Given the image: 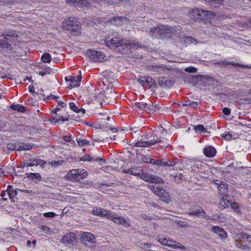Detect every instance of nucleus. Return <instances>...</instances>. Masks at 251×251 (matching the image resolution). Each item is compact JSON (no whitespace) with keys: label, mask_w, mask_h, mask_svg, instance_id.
Returning <instances> with one entry per match:
<instances>
[{"label":"nucleus","mask_w":251,"mask_h":251,"mask_svg":"<svg viewBox=\"0 0 251 251\" xmlns=\"http://www.w3.org/2000/svg\"><path fill=\"white\" fill-rule=\"evenodd\" d=\"M88 54L94 62H100L104 59L105 56L100 51L89 50Z\"/></svg>","instance_id":"f8f14e48"},{"label":"nucleus","mask_w":251,"mask_h":251,"mask_svg":"<svg viewBox=\"0 0 251 251\" xmlns=\"http://www.w3.org/2000/svg\"><path fill=\"white\" fill-rule=\"evenodd\" d=\"M146 87H150L154 84V80L151 77H146Z\"/></svg>","instance_id":"a19ab883"},{"label":"nucleus","mask_w":251,"mask_h":251,"mask_svg":"<svg viewBox=\"0 0 251 251\" xmlns=\"http://www.w3.org/2000/svg\"><path fill=\"white\" fill-rule=\"evenodd\" d=\"M211 230L212 232L218 234L222 240L226 239L227 237V234L226 231L220 227L213 226L212 227Z\"/></svg>","instance_id":"6ab92c4d"},{"label":"nucleus","mask_w":251,"mask_h":251,"mask_svg":"<svg viewBox=\"0 0 251 251\" xmlns=\"http://www.w3.org/2000/svg\"><path fill=\"white\" fill-rule=\"evenodd\" d=\"M203 152L207 157H211L215 156L216 150L211 146H207L203 149Z\"/></svg>","instance_id":"aec40b11"},{"label":"nucleus","mask_w":251,"mask_h":251,"mask_svg":"<svg viewBox=\"0 0 251 251\" xmlns=\"http://www.w3.org/2000/svg\"><path fill=\"white\" fill-rule=\"evenodd\" d=\"M146 76H142L138 79L139 82L143 86L146 87Z\"/></svg>","instance_id":"5fc2aeb1"},{"label":"nucleus","mask_w":251,"mask_h":251,"mask_svg":"<svg viewBox=\"0 0 251 251\" xmlns=\"http://www.w3.org/2000/svg\"><path fill=\"white\" fill-rule=\"evenodd\" d=\"M194 129L196 132L198 133H201L205 130V128L202 125H198L197 126H194Z\"/></svg>","instance_id":"58836bf2"},{"label":"nucleus","mask_w":251,"mask_h":251,"mask_svg":"<svg viewBox=\"0 0 251 251\" xmlns=\"http://www.w3.org/2000/svg\"><path fill=\"white\" fill-rule=\"evenodd\" d=\"M200 166H201V163L199 161H196L194 164L192 165V168H196L199 169Z\"/></svg>","instance_id":"0e129e2a"},{"label":"nucleus","mask_w":251,"mask_h":251,"mask_svg":"<svg viewBox=\"0 0 251 251\" xmlns=\"http://www.w3.org/2000/svg\"><path fill=\"white\" fill-rule=\"evenodd\" d=\"M10 149H12L13 150H20V151H23V150H27L30 149L29 148V146L27 144H21L19 147L18 149H17L16 146H14L13 148H12L11 147H8Z\"/></svg>","instance_id":"f704fd0d"},{"label":"nucleus","mask_w":251,"mask_h":251,"mask_svg":"<svg viewBox=\"0 0 251 251\" xmlns=\"http://www.w3.org/2000/svg\"><path fill=\"white\" fill-rule=\"evenodd\" d=\"M77 142L78 145L80 146H82L84 145H86L89 144V142L85 139H79L77 140Z\"/></svg>","instance_id":"de8ad7c7"},{"label":"nucleus","mask_w":251,"mask_h":251,"mask_svg":"<svg viewBox=\"0 0 251 251\" xmlns=\"http://www.w3.org/2000/svg\"><path fill=\"white\" fill-rule=\"evenodd\" d=\"M124 46H125L127 49H136L138 47V44L137 43L129 42L124 40Z\"/></svg>","instance_id":"bb28decb"},{"label":"nucleus","mask_w":251,"mask_h":251,"mask_svg":"<svg viewBox=\"0 0 251 251\" xmlns=\"http://www.w3.org/2000/svg\"><path fill=\"white\" fill-rule=\"evenodd\" d=\"M176 164V163L175 161H171L170 160L166 161L165 166H168V167H170L174 166Z\"/></svg>","instance_id":"bf43d9fd"},{"label":"nucleus","mask_w":251,"mask_h":251,"mask_svg":"<svg viewBox=\"0 0 251 251\" xmlns=\"http://www.w3.org/2000/svg\"><path fill=\"white\" fill-rule=\"evenodd\" d=\"M207 2L210 6L217 7L220 5L222 4V0H204Z\"/></svg>","instance_id":"c85d7f7f"},{"label":"nucleus","mask_w":251,"mask_h":251,"mask_svg":"<svg viewBox=\"0 0 251 251\" xmlns=\"http://www.w3.org/2000/svg\"><path fill=\"white\" fill-rule=\"evenodd\" d=\"M46 162L43 160H41L40 158H34L33 159L28 160L25 163V166H26V167H32L34 166H38L40 165L41 166H43L45 165Z\"/></svg>","instance_id":"dca6fc26"},{"label":"nucleus","mask_w":251,"mask_h":251,"mask_svg":"<svg viewBox=\"0 0 251 251\" xmlns=\"http://www.w3.org/2000/svg\"><path fill=\"white\" fill-rule=\"evenodd\" d=\"M242 237L243 239H247L249 242H251V235L247 233H244L243 234Z\"/></svg>","instance_id":"052dcab7"},{"label":"nucleus","mask_w":251,"mask_h":251,"mask_svg":"<svg viewBox=\"0 0 251 251\" xmlns=\"http://www.w3.org/2000/svg\"><path fill=\"white\" fill-rule=\"evenodd\" d=\"M79 75L75 76H70L69 79L67 77H65L66 81H70L71 82V84L68 86V88L72 89L80 86L82 78L81 71H79Z\"/></svg>","instance_id":"9b49d317"},{"label":"nucleus","mask_w":251,"mask_h":251,"mask_svg":"<svg viewBox=\"0 0 251 251\" xmlns=\"http://www.w3.org/2000/svg\"><path fill=\"white\" fill-rule=\"evenodd\" d=\"M58 122L59 121H67L69 120V118L67 116L63 117L62 116H60L57 118Z\"/></svg>","instance_id":"e2e57ef3"},{"label":"nucleus","mask_w":251,"mask_h":251,"mask_svg":"<svg viewBox=\"0 0 251 251\" xmlns=\"http://www.w3.org/2000/svg\"><path fill=\"white\" fill-rule=\"evenodd\" d=\"M150 187L153 192L159 197L161 201L167 203L170 201V197L165 189L157 185H150Z\"/></svg>","instance_id":"20e7f679"},{"label":"nucleus","mask_w":251,"mask_h":251,"mask_svg":"<svg viewBox=\"0 0 251 251\" xmlns=\"http://www.w3.org/2000/svg\"><path fill=\"white\" fill-rule=\"evenodd\" d=\"M158 241L162 245L167 246L168 247H172L174 248H178V245L179 243H176L175 241L170 240L169 238L167 237H159L158 238Z\"/></svg>","instance_id":"ddd939ff"},{"label":"nucleus","mask_w":251,"mask_h":251,"mask_svg":"<svg viewBox=\"0 0 251 251\" xmlns=\"http://www.w3.org/2000/svg\"><path fill=\"white\" fill-rule=\"evenodd\" d=\"M80 160L83 161H88V162L94 160V161L99 162H100V161H102V162L105 161V159H102L100 157H97L96 158H94V157H92L90 155H88V154L85 155L84 156L82 157L80 159Z\"/></svg>","instance_id":"412c9836"},{"label":"nucleus","mask_w":251,"mask_h":251,"mask_svg":"<svg viewBox=\"0 0 251 251\" xmlns=\"http://www.w3.org/2000/svg\"><path fill=\"white\" fill-rule=\"evenodd\" d=\"M148 70L152 75L166 74L170 71V69L163 65H151L147 67Z\"/></svg>","instance_id":"6e6552de"},{"label":"nucleus","mask_w":251,"mask_h":251,"mask_svg":"<svg viewBox=\"0 0 251 251\" xmlns=\"http://www.w3.org/2000/svg\"><path fill=\"white\" fill-rule=\"evenodd\" d=\"M10 108L13 110H15L21 112H24L26 110L25 107V106L19 104H12L10 106Z\"/></svg>","instance_id":"c756f323"},{"label":"nucleus","mask_w":251,"mask_h":251,"mask_svg":"<svg viewBox=\"0 0 251 251\" xmlns=\"http://www.w3.org/2000/svg\"><path fill=\"white\" fill-rule=\"evenodd\" d=\"M26 175L27 178L31 179L34 181H40L41 179V176L39 173H26Z\"/></svg>","instance_id":"b1692460"},{"label":"nucleus","mask_w":251,"mask_h":251,"mask_svg":"<svg viewBox=\"0 0 251 251\" xmlns=\"http://www.w3.org/2000/svg\"><path fill=\"white\" fill-rule=\"evenodd\" d=\"M78 172H77V177H78V180H79L80 179H83L86 178L88 176V173L83 169H77Z\"/></svg>","instance_id":"7c9ffc66"},{"label":"nucleus","mask_w":251,"mask_h":251,"mask_svg":"<svg viewBox=\"0 0 251 251\" xmlns=\"http://www.w3.org/2000/svg\"><path fill=\"white\" fill-rule=\"evenodd\" d=\"M184 42L186 46L193 43L196 44L195 39L191 37H186L184 38Z\"/></svg>","instance_id":"e433bc0d"},{"label":"nucleus","mask_w":251,"mask_h":251,"mask_svg":"<svg viewBox=\"0 0 251 251\" xmlns=\"http://www.w3.org/2000/svg\"><path fill=\"white\" fill-rule=\"evenodd\" d=\"M150 182L155 183H161L163 182V179L157 176L151 175V180Z\"/></svg>","instance_id":"473e14b6"},{"label":"nucleus","mask_w":251,"mask_h":251,"mask_svg":"<svg viewBox=\"0 0 251 251\" xmlns=\"http://www.w3.org/2000/svg\"><path fill=\"white\" fill-rule=\"evenodd\" d=\"M218 64H221L223 66H226L228 64H231L234 66H242L241 65L236 63H233V62H226V61H220L218 63Z\"/></svg>","instance_id":"09e8293b"},{"label":"nucleus","mask_w":251,"mask_h":251,"mask_svg":"<svg viewBox=\"0 0 251 251\" xmlns=\"http://www.w3.org/2000/svg\"><path fill=\"white\" fill-rule=\"evenodd\" d=\"M78 170L74 169L69 171L66 175V177L70 180H78Z\"/></svg>","instance_id":"4be33fe9"},{"label":"nucleus","mask_w":251,"mask_h":251,"mask_svg":"<svg viewBox=\"0 0 251 251\" xmlns=\"http://www.w3.org/2000/svg\"><path fill=\"white\" fill-rule=\"evenodd\" d=\"M7 195L10 199H13L17 195L16 190L13 189L11 185H8L7 188Z\"/></svg>","instance_id":"a878e982"},{"label":"nucleus","mask_w":251,"mask_h":251,"mask_svg":"<svg viewBox=\"0 0 251 251\" xmlns=\"http://www.w3.org/2000/svg\"><path fill=\"white\" fill-rule=\"evenodd\" d=\"M155 29H156V27L151 28L150 30V33L152 36L157 37V36H160V31L158 29L154 30Z\"/></svg>","instance_id":"c03bdc74"},{"label":"nucleus","mask_w":251,"mask_h":251,"mask_svg":"<svg viewBox=\"0 0 251 251\" xmlns=\"http://www.w3.org/2000/svg\"><path fill=\"white\" fill-rule=\"evenodd\" d=\"M124 40L121 37L115 36L106 41V46L110 49H115L117 47L124 46Z\"/></svg>","instance_id":"1a4fd4ad"},{"label":"nucleus","mask_w":251,"mask_h":251,"mask_svg":"<svg viewBox=\"0 0 251 251\" xmlns=\"http://www.w3.org/2000/svg\"><path fill=\"white\" fill-rule=\"evenodd\" d=\"M217 182H218L216 183V184L217 185L219 190H221V189H222L224 190L227 189V184L226 182L219 181H217Z\"/></svg>","instance_id":"79ce46f5"},{"label":"nucleus","mask_w":251,"mask_h":251,"mask_svg":"<svg viewBox=\"0 0 251 251\" xmlns=\"http://www.w3.org/2000/svg\"><path fill=\"white\" fill-rule=\"evenodd\" d=\"M63 26L65 29L72 31H79L80 29V23L73 17L66 19L63 23Z\"/></svg>","instance_id":"f03ea898"},{"label":"nucleus","mask_w":251,"mask_h":251,"mask_svg":"<svg viewBox=\"0 0 251 251\" xmlns=\"http://www.w3.org/2000/svg\"><path fill=\"white\" fill-rule=\"evenodd\" d=\"M5 35L6 36H9V37H12V36L17 37V34H16V33L15 32V31L14 30L7 31L5 32Z\"/></svg>","instance_id":"603ef678"},{"label":"nucleus","mask_w":251,"mask_h":251,"mask_svg":"<svg viewBox=\"0 0 251 251\" xmlns=\"http://www.w3.org/2000/svg\"><path fill=\"white\" fill-rule=\"evenodd\" d=\"M159 30L160 31V36L162 35H165V33H169L170 30V27L167 25H159L156 27V29L154 30Z\"/></svg>","instance_id":"5701e85b"},{"label":"nucleus","mask_w":251,"mask_h":251,"mask_svg":"<svg viewBox=\"0 0 251 251\" xmlns=\"http://www.w3.org/2000/svg\"><path fill=\"white\" fill-rule=\"evenodd\" d=\"M107 219L111 220L116 224L121 225L125 227H128L130 226V222L128 218L126 219L123 217L118 216V214L115 212H112L109 215V217H107Z\"/></svg>","instance_id":"423d86ee"},{"label":"nucleus","mask_w":251,"mask_h":251,"mask_svg":"<svg viewBox=\"0 0 251 251\" xmlns=\"http://www.w3.org/2000/svg\"><path fill=\"white\" fill-rule=\"evenodd\" d=\"M81 242L86 246H90L96 242L93 234L90 232H84L81 234Z\"/></svg>","instance_id":"9d476101"},{"label":"nucleus","mask_w":251,"mask_h":251,"mask_svg":"<svg viewBox=\"0 0 251 251\" xmlns=\"http://www.w3.org/2000/svg\"><path fill=\"white\" fill-rule=\"evenodd\" d=\"M141 179L144 180L145 181L150 182L151 180V175H148L147 174H140L138 176Z\"/></svg>","instance_id":"37998d69"},{"label":"nucleus","mask_w":251,"mask_h":251,"mask_svg":"<svg viewBox=\"0 0 251 251\" xmlns=\"http://www.w3.org/2000/svg\"><path fill=\"white\" fill-rule=\"evenodd\" d=\"M192 13L194 15H197L200 16H205L209 18H211L214 15L213 12L209 11H206L201 9H194L192 11Z\"/></svg>","instance_id":"a211bd4d"},{"label":"nucleus","mask_w":251,"mask_h":251,"mask_svg":"<svg viewBox=\"0 0 251 251\" xmlns=\"http://www.w3.org/2000/svg\"><path fill=\"white\" fill-rule=\"evenodd\" d=\"M188 214L197 217H203L207 220H218L220 218V217L217 215H212V216L206 215V212L201 207L191 210L188 212Z\"/></svg>","instance_id":"0eeeda50"},{"label":"nucleus","mask_w":251,"mask_h":251,"mask_svg":"<svg viewBox=\"0 0 251 251\" xmlns=\"http://www.w3.org/2000/svg\"><path fill=\"white\" fill-rule=\"evenodd\" d=\"M123 172L126 174H129L135 176L139 175V172L137 171V169L130 168L126 170H123Z\"/></svg>","instance_id":"2f4dec72"},{"label":"nucleus","mask_w":251,"mask_h":251,"mask_svg":"<svg viewBox=\"0 0 251 251\" xmlns=\"http://www.w3.org/2000/svg\"><path fill=\"white\" fill-rule=\"evenodd\" d=\"M185 71L190 73H195L197 71V69L194 67H188L185 69Z\"/></svg>","instance_id":"680f3d73"},{"label":"nucleus","mask_w":251,"mask_h":251,"mask_svg":"<svg viewBox=\"0 0 251 251\" xmlns=\"http://www.w3.org/2000/svg\"><path fill=\"white\" fill-rule=\"evenodd\" d=\"M63 139L65 141L70 142L72 144H74L75 141L72 140L71 137L69 135H65L63 136Z\"/></svg>","instance_id":"4d7b16f0"},{"label":"nucleus","mask_w":251,"mask_h":251,"mask_svg":"<svg viewBox=\"0 0 251 251\" xmlns=\"http://www.w3.org/2000/svg\"><path fill=\"white\" fill-rule=\"evenodd\" d=\"M61 240L64 243L67 244L69 245H72L75 242L76 236L74 233L69 232L66 233L63 237Z\"/></svg>","instance_id":"4468645a"},{"label":"nucleus","mask_w":251,"mask_h":251,"mask_svg":"<svg viewBox=\"0 0 251 251\" xmlns=\"http://www.w3.org/2000/svg\"><path fill=\"white\" fill-rule=\"evenodd\" d=\"M92 213L94 215L100 217L107 216V217H109V215L111 214L109 210L100 207L94 208L92 211Z\"/></svg>","instance_id":"2eb2a0df"},{"label":"nucleus","mask_w":251,"mask_h":251,"mask_svg":"<svg viewBox=\"0 0 251 251\" xmlns=\"http://www.w3.org/2000/svg\"><path fill=\"white\" fill-rule=\"evenodd\" d=\"M6 123L5 122L0 120V129L4 128L6 126Z\"/></svg>","instance_id":"774afa93"},{"label":"nucleus","mask_w":251,"mask_h":251,"mask_svg":"<svg viewBox=\"0 0 251 251\" xmlns=\"http://www.w3.org/2000/svg\"><path fill=\"white\" fill-rule=\"evenodd\" d=\"M235 246L239 249H241L243 246V244L238 240L235 241Z\"/></svg>","instance_id":"338daca9"},{"label":"nucleus","mask_w":251,"mask_h":251,"mask_svg":"<svg viewBox=\"0 0 251 251\" xmlns=\"http://www.w3.org/2000/svg\"><path fill=\"white\" fill-rule=\"evenodd\" d=\"M150 187L153 192L159 197L161 201L167 203L170 201V197L165 189L157 185H150Z\"/></svg>","instance_id":"7ed1b4c3"},{"label":"nucleus","mask_w":251,"mask_h":251,"mask_svg":"<svg viewBox=\"0 0 251 251\" xmlns=\"http://www.w3.org/2000/svg\"><path fill=\"white\" fill-rule=\"evenodd\" d=\"M56 214L53 212H49L44 213L43 214L44 216L45 217H47V218H53L55 216H56Z\"/></svg>","instance_id":"864d4df0"},{"label":"nucleus","mask_w":251,"mask_h":251,"mask_svg":"<svg viewBox=\"0 0 251 251\" xmlns=\"http://www.w3.org/2000/svg\"><path fill=\"white\" fill-rule=\"evenodd\" d=\"M223 112L225 115H228L230 113V110L227 107H225L223 109Z\"/></svg>","instance_id":"69168bd1"},{"label":"nucleus","mask_w":251,"mask_h":251,"mask_svg":"<svg viewBox=\"0 0 251 251\" xmlns=\"http://www.w3.org/2000/svg\"><path fill=\"white\" fill-rule=\"evenodd\" d=\"M70 108L71 110L76 113L81 112L82 114L85 113V110L84 109H79L74 102H71L69 103Z\"/></svg>","instance_id":"cd10ccee"},{"label":"nucleus","mask_w":251,"mask_h":251,"mask_svg":"<svg viewBox=\"0 0 251 251\" xmlns=\"http://www.w3.org/2000/svg\"><path fill=\"white\" fill-rule=\"evenodd\" d=\"M110 140H112V139L111 138H109L106 137L105 138H103L102 136H99V138H96L95 139V141L96 142H104V141H107L108 142Z\"/></svg>","instance_id":"49530a36"},{"label":"nucleus","mask_w":251,"mask_h":251,"mask_svg":"<svg viewBox=\"0 0 251 251\" xmlns=\"http://www.w3.org/2000/svg\"><path fill=\"white\" fill-rule=\"evenodd\" d=\"M40 229L45 233H50V230L49 227L45 226H41Z\"/></svg>","instance_id":"3c124183"},{"label":"nucleus","mask_w":251,"mask_h":251,"mask_svg":"<svg viewBox=\"0 0 251 251\" xmlns=\"http://www.w3.org/2000/svg\"><path fill=\"white\" fill-rule=\"evenodd\" d=\"M42 61L44 63H50L51 60V57L50 53H44L41 57Z\"/></svg>","instance_id":"c9c22d12"},{"label":"nucleus","mask_w":251,"mask_h":251,"mask_svg":"<svg viewBox=\"0 0 251 251\" xmlns=\"http://www.w3.org/2000/svg\"><path fill=\"white\" fill-rule=\"evenodd\" d=\"M222 136L226 140H230L231 139L232 135L229 133L226 132Z\"/></svg>","instance_id":"6e6d98bb"},{"label":"nucleus","mask_w":251,"mask_h":251,"mask_svg":"<svg viewBox=\"0 0 251 251\" xmlns=\"http://www.w3.org/2000/svg\"><path fill=\"white\" fill-rule=\"evenodd\" d=\"M166 130L161 126H159L154 131L151 136L148 138L147 140H142L132 143L133 146L136 147H145L149 148L157 144H162L161 146L162 149L167 147L168 144V139L164 137L166 135Z\"/></svg>","instance_id":"f257e3e1"},{"label":"nucleus","mask_w":251,"mask_h":251,"mask_svg":"<svg viewBox=\"0 0 251 251\" xmlns=\"http://www.w3.org/2000/svg\"><path fill=\"white\" fill-rule=\"evenodd\" d=\"M0 47L2 48L3 49L10 50L11 45L6 41L0 40Z\"/></svg>","instance_id":"ea45409f"},{"label":"nucleus","mask_w":251,"mask_h":251,"mask_svg":"<svg viewBox=\"0 0 251 251\" xmlns=\"http://www.w3.org/2000/svg\"><path fill=\"white\" fill-rule=\"evenodd\" d=\"M230 207L235 212L238 213L239 212L238 204L235 202L231 201L229 207Z\"/></svg>","instance_id":"4c0bfd02"},{"label":"nucleus","mask_w":251,"mask_h":251,"mask_svg":"<svg viewBox=\"0 0 251 251\" xmlns=\"http://www.w3.org/2000/svg\"><path fill=\"white\" fill-rule=\"evenodd\" d=\"M63 163V160L54 161L49 162V164H50L52 167H57L59 166L62 165Z\"/></svg>","instance_id":"a18cd8bd"},{"label":"nucleus","mask_w":251,"mask_h":251,"mask_svg":"<svg viewBox=\"0 0 251 251\" xmlns=\"http://www.w3.org/2000/svg\"><path fill=\"white\" fill-rule=\"evenodd\" d=\"M228 198V196L227 195H225L220 200V202L219 204V207L220 209L224 210L229 207L231 201H230Z\"/></svg>","instance_id":"f3484780"},{"label":"nucleus","mask_w":251,"mask_h":251,"mask_svg":"<svg viewBox=\"0 0 251 251\" xmlns=\"http://www.w3.org/2000/svg\"><path fill=\"white\" fill-rule=\"evenodd\" d=\"M134 106L140 110H145L148 113H153L159 110L158 106L153 105L150 102L149 103L137 102L135 103Z\"/></svg>","instance_id":"39448f33"},{"label":"nucleus","mask_w":251,"mask_h":251,"mask_svg":"<svg viewBox=\"0 0 251 251\" xmlns=\"http://www.w3.org/2000/svg\"><path fill=\"white\" fill-rule=\"evenodd\" d=\"M182 105L183 106H190L192 107H197L198 106V102L191 100H186L182 104Z\"/></svg>","instance_id":"72a5a7b5"},{"label":"nucleus","mask_w":251,"mask_h":251,"mask_svg":"<svg viewBox=\"0 0 251 251\" xmlns=\"http://www.w3.org/2000/svg\"><path fill=\"white\" fill-rule=\"evenodd\" d=\"M158 82L161 85L164 84L166 86H171L174 84V81L172 80H169L166 78L159 77Z\"/></svg>","instance_id":"393cba45"},{"label":"nucleus","mask_w":251,"mask_h":251,"mask_svg":"<svg viewBox=\"0 0 251 251\" xmlns=\"http://www.w3.org/2000/svg\"><path fill=\"white\" fill-rule=\"evenodd\" d=\"M150 26V24L148 21H144L141 26V28L144 30H146V27Z\"/></svg>","instance_id":"13d9d810"},{"label":"nucleus","mask_w":251,"mask_h":251,"mask_svg":"<svg viewBox=\"0 0 251 251\" xmlns=\"http://www.w3.org/2000/svg\"><path fill=\"white\" fill-rule=\"evenodd\" d=\"M7 195V190L5 191H3L1 193V198L0 199V203H1L2 201H7V198H5V196Z\"/></svg>","instance_id":"8fccbe9b"}]
</instances>
